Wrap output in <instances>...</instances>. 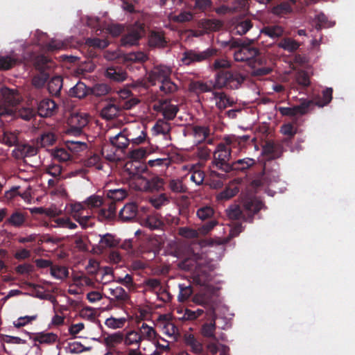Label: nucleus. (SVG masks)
Instances as JSON below:
<instances>
[{
	"instance_id": "1",
	"label": "nucleus",
	"mask_w": 355,
	"mask_h": 355,
	"mask_svg": "<svg viewBox=\"0 0 355 355\" xmlns=\"http://www.w3.org/2000/svg\"><path fill=\"white\" fill-rule=\"evenodd\" d=\"M178 257L181 259L178 263V267L184 270H189L194 266H196V274L194 276L193 281L200 285L204 286L211 280V276L209 272L201 270L200 261L206 259L205 253L195 252L190 246L184 247L180 252Z\"/></svg>"
},
{
	"instance_id": "2",
	"label": "nucleus",
	"mask_w": 355,
	"mask_h": 355,
	"mask_svg": "<svg viewBox=\"0 0 355 355\" xmlns=\"http://www.w3.org/2000/svg\"><path fill=\"white\" fill-rule=\"evenodd\" d=\"M245 80V76L236 71H220L218 72L213 82L215 89L223 88L237 89Z\"/></svg>"
},
{
	"instance_id": "3",
	"label": "nucleus",
	"mask_w": 355,
	"mask_h": 355,
	"mask_svg": "<svg viewBox=\"0 0 355 355\" xmlns=\"http://www.w3.org/2000/svg\"><path fill=\"white\" fill-rule=\"evenodd\" d=\"M69 213L83 229L88 226V222L93 216V211L88 210L84 201L70 204Z\"/></svg>"
},
{
	"instance_id": "4",
	"label": "nucleus",
	"mask_w": 355,
	"mask_h": 355,
	"mask_svg": "<svg viewBox=\"0 0 355 355\" xmlns=\"http://www.w3.org/2000/svg\"><path fill=\"white\" fill-rule=\"evenodd\" d=\"M259 55V50L257 48L249 45H242L241 48L234 53V58L236 62H244L252 69L257 67L260 64V62L257 59Z\"/></svg>"
},
{
	"instance_id": "5",
	"label": "nucleus",
	"mask_w": 355,
	"mask_h": 355,
	"mask_svg": "<svg viewBox=\"0 0 355 355\" xmlns=\"http://www.w3.org/2000/svg\"><path fill=\"white\" fill-rule=\"evenodd\" d=\"M125 133L128 136L130 143L140 145L147 140V128L141 123H134L125 128Z\"/></svg>"
},
{
	"instance_id": "6",
	"label": "nucleus",
	"mask_w": 355,
	"mask_h": 355,
	"mask_svg": "<svg viewBox=\"0 0 355 355\" xmlns=\"http://www.w3.org/2000/svg\"><path fill=\"white\" fill-rule=\"evenodd\" d=\"M230 157V148L224 144H219L214 153L213 164L219 169L227 171L230 168L228 164Z\"/></svg>"
},
{
	"instance_id": "7",
	"label": "nucleus",
	"mask_w": 355,
	"mask_h": 355,
	"mask_svg": "<svg viewBox=\"0 0 355 355\" xmlns=\"http://www.w3.org/2000/svg\"><path fill=\"white\" fill-rule=\"evenodd\" d=\"M156 325L161 329L164 334L174 340H177L179 336V331L175 324L171 322V315H159L156 320Z\"/></svg>"
},
{
	"instance_id": "8",
	"label": "nucleus",
	"mask_w": 355,
	"mask_h": 355,
	"mask_svg": "<svg viewBox=\"0 0 355 355\" xmlns=\"http://www.w3.org/2000/svg\"><path fill=\"white\" fill-rule=\"evenodd\" d=\"M136 329L141 343L146 341L153 343L159 337L155 326L146 321L137 320Z\"/></svg>"
},
{
	"instance_id": "9",
	"label": "nucleus",
	"mask_w": 355,
	"mask_h": 355,
	"mask_svg": "<svg viewBox=\"0 0 355 355\" xmlns=\"http://www.w3.org/2000/svg\"><path fill=\"white\" fill-rule=\"evenodd\" d=\"M153 110L162 114L164 119L173 120L179 111L177 105L173 104L171 100H159L153 105Z\"/></svg>"
},
{
	"instance_id": "10",
	"label": "nucleus",
	"mask_w": 355,
	"mask_h": 355,
	"mask_svg": "<svg viewBox=\"0 0 355 355\" xmlns=\"http://www.w3.org/2000/svg\"><path fill=\"white\" fill-rule=\"evenodd\" d=\"M172 73V68L169 66L159 64L154 67L148 73L147 79L152 85H155L157 83H162L169 77Z\"/></svg>"
},
{
	"instance_id": "11",
	"label": "nucleus",
	"mask_w": 355,
	"mask_h": 355,
	"mask_svg": "<svg viewBox=\"0 0 355 355\" xmlns=\"http://www.w3.org/2000/svg\"><path fill=\"white\" fill-rule=\"evenodd\" d=\"M71 281L83 293L88 288H94L95 282L82 271H74L71 273Z\"/></svg>"
},
{
	"instance_id": "12",
	"label": "nucleus",
	"mask_w": 355,
	"mask_h": 355,
	"mask_svg": "<svg viewBox=\"0 0 355 355\" xmlns=\"http://www.w3.org/2000/svg\"><path fill=\"white\" fill-rule=\"evenodd\" d=\"M37 153V148L28 144L17 145L12 150V156L17 159L22 160L25 164L27 163V158L33 157Z\"/></svg>"
},
{
	"instance_id": "13",
	"label": "nucleus",
	"mask_w": 355,
	"mask_h": 355,
	"mask_svg": "<svg viewBox=\"0 0 355 355\" xmlns=\"http://www.w3.org/2000/svg\"><path fill=\"white\" fill-rule=\"evenodd\" d=\"M248 0H237L232 6L225 5L221 6L216 8V12L219 15H231L234 12L245 13L247 10Z\"/></svg>"
},
{
	"instance_id": "14",
	"label": "nucleus",
	"mask_w": 355,
	"mask_h": 355,
	"mask_svg": "<svg viewBox=\"0 0 355 355\" xmlns=\"http://www.w3.org/2000/svg\"><path fill=\"white\" fill-rule=\"evenodd\" d=\"M211 55L210 51L207 50L198 52L194 50L187 51L183 53L181 59L183 64L189 65L194 62H202Z\"/></svg>"
},
{
	"instance_id": "15",
	"label": "nucleus",
	"mask_w": 355,
	"mask_h": 355,
	"mask_svg": "<svg viewBox=\"0 0 355 355\" xmlns=\"http://www.w3.org/2000/svg\"><path fill=\"white\" fill-rule=\"evenodd\" d=\"M88 122L89 115L85 112H73L68 119L69 125L78 132L87 125Z\"/></svg>"
},
{
	"instance_id": "16",
	"label": "nucleus",
	"mask_w": 355,
	"mask_h": 355,
	"mask_svg": "<svg viewBox=\"0 0 355 355\" xmlns=\"http://www.w3.org/2000/svg\"><path fill=\"white\" fill-rule=\"evenodd\" d=\"M57 110L58 106L55 101L49 98L42 100L37 106L38 114L42 117L53 116L56 113Z\"/></svg>"
},
{
	"instance_id": "17",
	"label": "nucleus",
	"mask_w": 355,
	"mask_h": 355,
	"mask_svg": "<svg viewBox=\"0 0 355 355\" xmlns=\"http://www.w3.org/2000/svg\"><path fill=\"white\" fill-rule=\"evenodd\" d=\"M264 207L263 203L257 199H249L243 202V208L247 219L249 218L250 221L252 220L253 216Z\"/></svg>"
},
{
	"instance_id": "18",
	"label": "nucleus",
	"mask_w": 355,
	"mask_h": 355,
	"mask_svg": "<svg viewBox=\"0 0 355 355\" xmlns=\"http://www.w3.org/2000/svg\"><path fill=\"white\" fill-rule=\"evenodd\" d=\"M123 345L127 348L141 347V341L137 329H128L123 332Z\"/></svg>"
},
{
	"instance_id": "19",
	"label": "nucleus",
	"mask_w": 355,
	"mask_h": 355,
	"mask_svg": "<svg viewBox=\"0 0 355 355\" xmlns=\"http://www.w3.org/2000/svg\"><path fill=\"white\" fill-rule=\"evenodd\" d=\"M184 344L190 348L192 353L200 354L203 352L202 343L191 333H186L183 337Z\"/></svg>"
},
{
	"instance_id": "20",
	"label": "nucleus",
	"mask_w": 355,
	"mask_h": 355,
	"mask_svg": "<svg viewBox=\"0 0 355 355\" xmlns=\"http://www.w3.org/2000/svg\"><path fill=\"white\" fill-rule=\"evenodd\" d=\"M110 297H108L110 302L123 303L129 300V295L121 286L111 287L108 289Z\"/></svg>"
},
{
	"instance_id": "21",
	"label": "nucleus",
	"mask_w": 355,
	"mask_h": 355,
	"mask_svg": "<svg viewBox=\"0 0 355 355\" xmlns=\"http://www.w3.org/2000/svg\"><path fill=\"white\" fill-rule=\"evenodd\" d=\"M137 211V205L135 202H129L121 209L119 217L123 221L132 220L136 217Z\"/></svg>"
},
{
	"instance_id": "22",
	"label": "nucleus",
	"mask_w": 355,
	"mask_h": 355,
	"mask_svg": "<svg viewBox=\"0 0 355 355\" xmlns=\"http://www.w3.org/2000/svg\"><path fill=\"white\" fill-rule=\"evenodd\" d=\"M184 170H189L191 173L190 179L196 185H200L205 179V173L200 168L199 164H192L189 166H183Z\"/></svg>"
},
{
	"instance_id": "23",
	"label": "nucleus",
	"mask_w": 355,
	"mask_h": 355,
	"mask_svg": "<svg viewBox=\"0 0 355 355\" xmlns=\"http://www.w3.org/2000/svg\"><path fill=\"white\" fill-rule=\"evenodd\" d=\"M109 139L112 145L118 149H125L130 143L128 136L125 133V128L116 135L110 137Z\"/></svg>"
},
{
	"instance_id": "24",
	"label": "nucleus",
	"mask_w": 355,
	"mask_h": 355,
	"mask_svg": "<svg viewBox=\"0 0 355 355\" xmlns=\"http://www.w3.org/2000/svg\"><path fill=\"white\" fill-rule=\"evenodd\" d=\"M216 314L213 311V315L211 320L209 322H205L202 324L201 328V334L205 338H213L214 340L218 341L215 335V331L216 329Z\"/></svg>"
},
{
	"instance_id": "25",
	"label": "nucleus",
	"mask_w": 355,
	"mask_h": 355,
	"mask_svg": "<svg viewBox=\"0 0 355 355\" xmlns=\"http://www.w3.org/2000/svg\"><path fill=\"white\" fill-rule=\"evenodd\" d=\"M144 29L141 26L137 28L135 31L127 34L121 39L123 46H133L138 44L139 38L144 35Z\"/></svg>"
},
{
	"instance_id": "26",
	"label": "nucleus",
	"mask_w": 355,
	"mask_h": 355,
	"mask_svg": "<svg viewBox=\"0 0 355 355\" xmlns=\"http://www.w3.org/2000/svg\"><path fill=\"white\" fill-rule=\"evenodd\" d=\"M105 75L107 78L116 82H123L128 78L127 72L125 70L114 67H108Z\"/></svg>"
},
{
	"instance_id": "27",
	"label": "nucleus",
	"mask_w": 355,
	"mask_h": 355,
	"mask_svg": "<svg viewBox=\"0 0 355 355\" xmlns=\"http://www.w3.org/2000/svg\"><path fill=\"white\" fill-rule=\"evenodd\" d=\"M19 61V58L12 51L10 55H0V70H8L15 67Z\"/></svg>"
},
{
	"instance_id": "28",
	"label": "nucleus",
	"mask_w": 355,
	"mask_h": 355,
	"mask_svg": "<svg viewBox=\"0 0 355 355\" xmlns=\"http://www.w3.org/2000/svg\"><path fill=\"white\" fill-rule=\"evenodd\" d=\"M104 344L109 348H114L116 346L123 345V336L122 331H116L107 335L103 339Z\"/></svg>"
},
{
	"instance_id": "29",
	"label": "nucleus",
	"mask_w": 355,
	"mask_h": 355,
	"mask_svg": "<svg viewBox=\"0 0 355 355\" xmlns=\"http://www.w3.org/2000/svg\"><path fill=\"white\" fill-rule=\"evenodd\" d=\"M99 247L102 249L112 248L116 247L120 241L115 235L107 233L100 235Z\"/></svg>"
},
{
	"instance_id": "30",
	"label": "nucleus",
	"mask_w": 355,
	"mask_h": 355,
	"mask_svg": "<svg viewBox=\"0 0 355 355\" xmlns=\"http://www.w3.org/2000/svg\"><path fill=\"white\" fill-rule=\"evenodd\" d=\"M189 90L197 94L211 92L213 87V83L208 84L202 81H192L189 83Z\"/></svg>"
},
{
	"instance_id": "31",
	"label": "nucleus",
	"mask_w": 355,
	"mask_h": 355,
	"mask_svg": "<svg viewBox=\"0 0 355 355\" xmlns=\"http://www.w3.org/2000/svg\"><path fill=\"white\" fill-rule=\"evenodd\" d=\"M131 178V186L136 190L147 191L149 188L148 180L139 174H132Z\"/></svg>"
},
{
	"instance_id": "32",
	"label": "nucleus",
	"mask_w": 355,
	"mask_h": 355,
	"mask_svg": "<svg viewBox=\"0 0 355 355\" xmlns=\"http://www.w3.org/2000/svg\"><path fill=\"white\" fill-rule=\"evenodd\" d=\"M58 340V335L52 332L37 333L34 338V340L40 344H53Z\"/></svg>"
},
{
	"instance_id": "33",
	"label": "nucleus",
	"mask_w": 355,
	"mask_h": 355,
	"mask_svg": "<svg viewBox=\"0 0 355 355\" xmlns=\"http://www.w3.org/2000/svg\"><path fill=\"white\" fill-rule=\"evenodd\" d=\"M226 214L227 217L231 220H247L246 214H243L240 206L237 204L231 205L227 209Z\"/></svg>"
},
{
	"instance_id": "34",
	"label": "nucleus",
	"mask_w": 355,
	"mask_h": 355,
	"mask_svg": "<svg viewBox=\"0 0 355 355\" xmlns=\"http://www.w3.org/2000/svg\"><path fill=\"white\" fill-rule=\"evenodd\" d=\"M255 163L256 162L254 159L245 157L233 162L231 164L230 168H232L234 170L243 171L253 166L255 164Z\"/></svg>"
},
{
	"instance_id": "35",
	"label": "nucleus",
	"mask_w": 355,
	"mask_h": 355,
	"mask_svg": "<svg viewBox=\"0 0 355 355\" xmlns=\"http://www.w3.org/2000/svg\"><path fill=\"white\" fill-rule=\"evenodd\" d=\"M216 105L220 110H224L233 105V100H231L224 92H214Z\"/></svg>"
},
{
	"instance_id": "36",
	"label": "nucleus",
	"mask_w": 355,
	"mask_h": 355,
	"mask_svg": "<svg viewBox=\"0 0 355 355\" xmlns=\"http://www.w3.org/2000/svg\"><path fill=\"white\" fill-rule=\"evenodd\" d=\"M1 92L3 96L5 103L8 104V106L12 107L19 103V98L14 90L4 87L1 89Z\"/></svg>"
},
{
	"instance_id": "37",
	"label": "nucleus",
	"mask_w": 355,
	"mask_h": 355,
	"mask_svg": "<svg viewBox=\"0 0 355 355\" xmlns=\"http://www.w3.org/2000/svg\"><path fill=\"white\" fill-rule=\"evenodd\" d=\"M171 124L164 119H159L152 128L153 135L168 136L171 131Z\"/></svg>"
},
{
	"instance_id": "38",
	"label": "nucleus",
	"mask_w": 355,
	"mask_h": 355,
	"mask_svg": "<svg viewBox=\"0 0 355 355\" xmlns=\"http://www.w3.org/2000/svg\"><path fill=\"white\" fill-rule=\"evenodd\" d=\"M121 111L118 105L114 104H108L105 106L101 112V115L103 119L111 120L116 117Z\"/></svg>"
},
{
	"instance_id": "39",
	"label": "nucleus",
	"mask_w": 355,
	"mask_h": 355,
	"mask_svg": "<svg viewBox=\"0 0 355 355\" xmlns=\"http://www.w3.org/2000/svg\"><path fill=\"white\" fill-rule=\"evenodd\" d=\"M51 156L60 162L69 161L71 158V154L64 148H55L50 151Z\"/></svg>"
},
{
	"instance_id": "40",
	"label": "nucleus",
	"mask_w": 355,
	"mask_h": 355,
	"mask_svg": "<svg viewBox=\"0 0 355 355\" xmlns=\"http://www.w3.org/2000/svg\"><path fill=\"white\" fill-rule=\"evenodd\" d=\"M56 140L57 137L53 132H46L40 135V137L37 139V141L41 147L46 148L54 145Z\"/></svg>"
},
{
	"instance_id": "41",
	"label": "nucleus",
	"mask_w": 355,
	"mask_h": 355,
	"mask_svg": "<svg viewBox=\"0 0 355 355\" xmlns=\"http://www.w3.org/2000/svg\"><path fill=\"white\" fill-rule=\"evenodd\" d=\"M193 133L195 142L200 144L208 137L210 134V130L207 126H194L193 128Z\"/></svg>"
},
{
	"instance_id": "42",
	"label": "nucleus",
	"mask_w": 355,
	"mask_h": 355,
	"mask_svg": "<svg viewBox=\"0 0 355 355\" xmlns=\"http://www.w3.org/2000/svg\"><path fill=\"white\" fill-rule=\"evenodd\" d=\"M26 216L22 212L15 211L7 219L6 223H8L15 227H21L26 221Z\"/></svg>"
},
{
	"instance_id": "43",
	"label": "nucleus",
	"mask_w": 355,
	"mask_h": 355,
	"mask_svg": "<svg viewBox=\"0 0 355 355\" xmlns=\"http://www.w3.org/2000/svg\"><path fill=\"white\" fill-rule=\"evenodd\" d=\"M62 87V79L60 76L53 77L47 83L49 92L54 96L59 95Z\"/></svg>"
},
{
	"instance_id": "44",
	"label": "nucleus",
	"mask_w": 355,
	"mask_h": 355,
	"mask_svg": "<svg viewBox=\"0 0 355 355\" xmlns=\"http://www.w3.org/2000/svg\"><path fill=\"white\" fill-rule=\"evenodd\" d=\"M54 224H51V228H67L69 230H74L77 227V225L72 222L69 217L58 218L54 220Z\"/></svg>"
},
{
	"instance_id": "45",
	"label": "nucleus",
	"mask_w": 355,
	"mask_h": 355,
	"mask_svg": "<svg viewBox=\"0 0 355 355\" xmlns=\"http://www.w3.org/2000/svg\"><path fill=\"white\" fill-rule=\"evenodd\" d=\"M277 46L288 52H293L299 49L300 44L291 37H286L282 40Z\"/></svg>"
},
{
	"instance_id": "46",
	"label": "nucleus",
	"mask_w": 355,
	"mask_h": 355,
	"mask_svg": "<svg viewBox=\"0 0 355 355\" xmlns=\"http://www.w3.org/2000/svg\"><path fill=\"white\" fill-rule=\"evenodd\" d=\"M50 274L55 279L63 280L69 277V270L63 266H52L50 268Z\"/></svg>"
},
{
	"instance_id": "47",
	"label": "nucleus",
	"mask_w": 355,
	"mask_h": 355,
	"mask_svg": "<svg viewBox=\"0 0 355 355\" xmlns=\"http://www.w3.org/2000/svg\"><path fill=\"white\" fill-rule=\"evenodd\" d=\"M147 60L148 55L142 51L131 52L123 55V63L127 62H144Z\"/></svg>"
},
{
	"instance_id": "48",
	"label": "nucleus",
	"mask_w": 355,
	"mask_h": 355,
	"mask_svg": "<svg viewBox=\"0 0 355 355\" xmlns=\"http://www.w3.org/2000/svg\"><path fill=\"white\" fill-rule=\"evenodd\" d=\"M105 192L107 197L114 201L123 200L128 195L127 191L121 188L106 189Z\"/></svg>"
},
{
	"instance_id": "49",
	"label": "nucleus",
	"mask_w": 355,
	"mask_h": 355,
	"mask_svg": "<svg viewBox=\"0 0 355 355\" xmlns=\"http://www.w3.org/2000/svg\"><path fill=\"white\" fill-rule=\"evenodd\" d=\"M88 94L87 87L83 82H78L75 86L69 90V95L73 97L83 98Z\"/></svg>"
},
{
	"instance_id": "50",
	"label": "nucleus",
	"mask_w": 355,
	"mask_h": 355,
	"mask_svg": "<svg viewBox=\"0 0 355 355\" xmlns=\"http://www.w3.org/2000/svg\"><path fill=\"white\" fill-rule=\"evenodd\" d=\"M127 322V318L124 317L114 318L110 317L105 321V325L110 329H122Z\"/></svg>"
},
{
	"instance_id": "51",
	"label": "nucleus",
	"mask_w": 355,
	"mask_h": 355,
	"mask_svg": "<svg viewBox=\"0 0 355 355\" xmlns=\"http://www.w3.org/2000/svg\"><path fill=\"white\" fill-rule=\"evenodd\" d=\"M178 89V85L171 80V77L161 83L159 86V90L165 94H174Z\"/></svg>"
},
{
	"instance_id": "52",
	"label": "nucleus",
	"mask_w": 355,
	"mask_h": 355,
	"mask_svg": "<svg viewBox=\"0 0 355 355\" xmlns=\"http://www.w3.org/2000/svg\"><path fill=\"white\" fill-rule=\"evenodd\" d=\"M144 225L150 230H157L162 228L164 223L157 215H150L144 220Z\"/></svg>"
},
{
	"instance_id": "53",
	"label": "nucleus",
	"mask_w": 355,
	"mask_h": 355,
	"mask_svg": "<svg viewBox=\"0 0 355 355\" xmlns=\"http://www.w3.org/2000/svg\"><path fill=\"white\" fill-rule=\"evenodd\" d=\"M37 318L38 315L37 313L31 315L21 316L15 320L12 324L15 328L19 329L21 327L32 324Z\"/></svg>"
},
{
	"instance_id": "54",
	"label": "nucleus",
	"mask_w": 355,
	"mask_h": 355,
	"mask_svg": "<svg viewBox=\"0 0 355 355\" xmlns=\"http://www.w3.org/2000/svg\"><path fill=\"white\" fill-rule=\"evenodd\" d=\"M101 277L99 279V282L103 285L107 284L110 282H116L115 277L114 275V271L110 267H104L102 268Z\"/></svg>"
},
{
	"instance_id": "55",
	"label": "nucleus",
	"mask_w": 355,
	"mask_h": 355,
	"mask_svg": "<svg viewBox=\"0 0 355 355\" xmlns=\"http://www.w3.org/2000/svg\"><path fill=\"white\" fill-rule=\"evenodd\" d=\"M333 89L331 87H327L322 91V96L321 98L315 100V105L322 107L328 105L332 100Z\"/></svg>"
},
{
	"instance_id": "56",
	"label": "nucleus",
	"mask_w": 355,
	"mask_h": 355,
	"mask_svg": "<svg viewBox=\"0 0 355 355\" xmlns=\"http://www.w3.org/2000/svg\"><path fill=\"white\" fill-rule=\"evenodd\" d=\"M315 105L313 101L303 99L299 105L294 106L295 114L304 115L308 113Z\"/></svg>"
},
{
	"instance_id": "57",
	"label": "nucleus",
	"mask_w": 355,
	"mask_h": 355,
	"mask_svg": "<svg viewBox=\"0 0 355 355\" xmlns=\"http://www.w3.org/2000/svg\"><path fill=\"white\" fill-rule=\"evenodd\" d=\"M239 189L236 186L229 187L220 192L216 196V198L218 200H227L235 196L239 193Z\"/></svg>"
},
{
	"instance_id": "58",
	"label": "nucleus",
	"mask_w": 355,
	"mask_h": 355,
	"mask_svg": "<svg viewBox=\"0 0 355 355\" xmlns=\"http://www.w3.org/2000/svg\"><path fill=\"white\" fill-rule=\"evenodd\" d=\"M34 270V266L28 263L19 264L15 268V272L23 277H29Z\"/></svg>"
},
{
	"instance_id": "59",
	"label": "nucleus",
	"mask_w": 355,
	"mask_h": 355,
	"mask_svg": "<svg viewBox=\"0 0 355 355\" xmlns=\"http://www.w3.org/2000/svg\"><path fill=\"white\" fill-rule=\"evenodd\" d=\"M84 202L89 211L100 207L103 203V198L98 195H92L84 200Z\"/></svg>"
},
{
	"instance_id": "60",
	"label": "nucleus",
	"mask_w": 355,
	"mask_h": 355,
	"mask_svg": "<svg viewBox=\"0 0 355 355\" xmlns=\"http://www.w3.org/2000/svg\"><path fill=\"white\" fill-rule=\"evenodd\" d=\"M65 144L68 150L73 153H79L87 148V144L83 141L67 140Z\"/></svg>"
},
{
	"instance_id": "61",
	"label": "nucleus",
	"mask_w": 355,
	"mask_h": 355,
	"mask_svg": "<svg viewBox=\"0 0 355 355\" xmlns=\"http://www.w3.org/2000/svg\"><path fill=\"white\" fill-rule=\"evenodd\" d=\"M148 44L153 47H162L165 41L162 33L152 32L149 36Z\"/></svg>"
},
{
	"instance_id": "62",
	"label": "nucleus",
	"mask_w": 355,
	"mask_h": 355,
	"mask_svg": "<svg viewBox=\"0 0 355 355\" xmlns=\"http://www.w3.org/2000/svg\"><path fill=\"white\" fill-rule=\"evenodd\" d=\"M261 32L272 38H276L282 35L284 30L282 26L274 25L264 28Z\"/></svg>"
},
{
	"instance_id": "63",
	"label": "nucleus",
	"mask_w": 355,
	"mask_h": 355,
	"mask_svg": "<svg viewBox=\"0 0 355 355\" xmlns=\"http://www.w3.org/2000/svg\"><path fill=\"white\" fill-rule=\"evenodd\" d=\"M83 166L87 168L94 167L98 170L103 168V165L101 162V158L98 155H93L87 159L83 161Z\"/></svg>"
},
{
	"instance_id": "64",
	"label": "nucleus",
	"mask_w": 355,
	"mask_h": 355,
	"mask_svg": "<svg viewBox=\"0 0 355 355\" xmlns=\"http://www.w3.org/2000/svg\"><path fill=\"white\" fill-rule=\"evenodd\" d=\"M62 166L57 164H51L44 168V172L46 173L56 179H62Z\"/></svg>"
}]
</instances>
